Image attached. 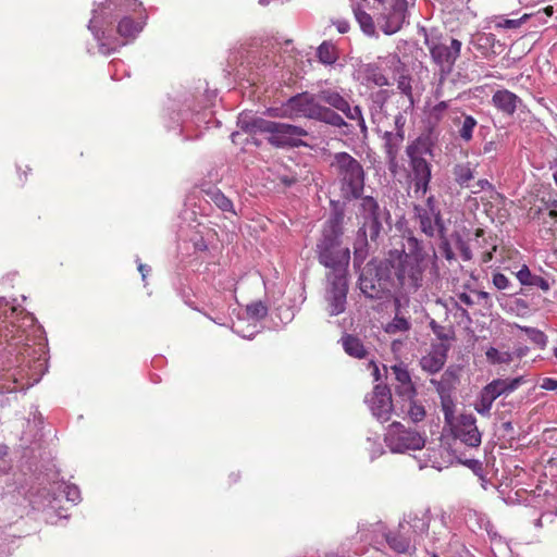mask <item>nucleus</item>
Returning <instances> with one entry per match:
<instances>
[{
  "instance_id": "obj_3",
  "label": "nucleus",
  "mask_w": 557,
  "mask_h": 557,
  "mask_svg": "<svg viewBox=\"0 0 557 557\" xmlns=\"http://www.w3.org/2000/svg\"><path fill=\"white\" fill-rule=\"evenodd\" d=\"M47 369L44 346L23 345L14 360H8L0 369V394L28 389L41 380Z\"/></svg>"
},
{
  "instance_id": "obj_22",
  "label": "nucleus",
  "mask_w": 557,
  "mask_h": 557,
  "mask_svg": "<svg viewBox=\"0 0 557 557\" xmlns=\"http://www.w3.org/2000/svg\"><path fill=\"white\" fill-rule=\"evenodd\" d=\"M498 41L494 34L484 32H479L472 35L470 39V46L475 49L481 57L486 59L497 54V51L495 50Z\"/></svg>"
},
{
  "instance_id": "obj_42",
  "label": "nucleus",
  "mask_w": 557,
  "mask_h": 557,
  "mask_svg": "<svg viewBox=\"0 0 557 557\" xmlns=\"http://www.w3.org/2000/svg\"><path fill=\"white\" fill-rule=\"evenodd\" d=\"M485 356L491 364H509L513 360L511 351H500L493 346L486 349Z\"/></svg>"
},
{
  "instance_id": "obj_61",
  "label": "nucleus",
  "mask_w": 557,
  "mask_h": 557,
  "mask_svg": "<svg viewBox=\"0 0 557 557\" xmlns=\"http://www.w3.org/2000/svg\"><path fill=\"white\" fill-rule=\"evenodd\" d=\"M511 354H513V357L521 359L529 354V347L523 345H517L513 351H511Z\"/></svg>"
},
{
  "instance_id": "obj_25",
  "label": "nucleus",
  "mask_w": 557,
  "mask_h": 557,
  "mask_svg": "<svg viewBox=\"0 0 557 557\" xmlns=\"http://www.w3.org/2000/svg\"><path fill=\"white\" fill-rule=\"evenodd\" d=\"M523 383H525V379L524 376L520 375L513 379H494L488 384H486V387L497 399L499 396H507L513 393Z\"/></svg>"
},
{
  "instance_id": "obj_57",
  "label": "nucleus",
  "mask_w": 557,
  "mask_h": 557,
  "mask_svg": "<svg viewBox=\"0 0 557 557\" xmlns=\"http://www.w3.org/2000/svg\"><path fill=\"white\" fill-rule=\"evenodd\" d=\"M405 124H406V117L404 116V114L400 112L397 113L394 116V126H395L394 132L405 135Z\"/></svg>"
},
{
  "instance_id": "obj_8",
  "label": "nucleus",
  "mask_w": 557,
  "mask_h": 557,
  "mask_svg": "<svg viewBox=\"0 0 557 557\" xmlns=\"http://www.w3.org/2000/svg\"><path fill=\"white\" fill-rule=\"evenodd\" d=\"M374 97L375 99L373 101V106L371 107L372 122L376 124L377 132L382 133L386 162L389 171L394 172L398 165L397 159L405 139V135L394 131L382 129L383 120L386 117L384 104L388 97V91L379 90Z\"/></svg>"
},
{
  "instance_id": "obj_46",
  "label": "nucleus",
  "mask_w": 557,
  "mask_h": 557,
  "mask_svg": "<svg viewBox=\"0 0 557 557\" xmlns=\"http://www.w3.org/2000/svg\"><path fill=\"white\" fill-rule=\"evenodd\" d=\"M17 314L15 307L10 306L9 301L4 298H0V320L3 318V322H8L12 326H15L14 317Z\"/></svg>"
},
{
  "instance_id": "obj_16",
  "label": "nucleus",
  "mask_w": 557,
  "mask_h": 557,
  "mask_svg": "<svg viewBox=\"0 0 557 557\" xmlns=\"http://www.w3.org/2000/svg\"><path fill=\"white\" fill-rule=\"evenodd\" d=\"M359 214L362 219V225L360 228L369 231V237L371 240H375L382 230V219L385 211L379 206V202L371 196H364L361 198L359 205Z\"/></svg>"
},
{
  "instance_id": "obj_64",
  "label": "nucleus",
  "mask_w": 557,
  "mask_h": 557,
  "mask_svg": "<svg viewBox=\"0 0 557 557\" xmlns=\"http://www.w3.org/2000/svg\"><path fill=\"white\" fill-rule=\"evenodd\" d=\"M513 302H515L517 310H519V311H527L529 309L528 302L521 298H516L513 300Z\"/></svg>"
},
{
  "instance_id": "obj_27",
  "label": "nucleus",
  "mask_w": 557,
  "mask_h": 557,
  "mask_svg": "<svg viewBox=\"0 0 557 557\" xmlns=\"http://www.w3.org/2000/svg\"><path fill=\"white\" fill-rule=\"evenodd\" d=\"M363 78L367 83L373 84L377 87L389 86L391 82L384 74L383 67L379 60L373 63H367L362 66Z\"/></svg>"
},
{
  "instance_id": "obj_1",
  "label": "nucleus",
  "mask_w": 557,
  "mask_h": 557,
  "mask_svg": "<svg viewBox=\"0 0 557 557\" xmlns=\"http://www.w3.org/2000/svg\"><path fill=\"white\" fill-rule=\"evenodd\" d=\"M141 3L137 0H108L92 10L88 29L99 51L109 55L143 30Z\"/></svg>"
},
{
  "instance_id": "obj_30",
  "label": "nucleus",
  "mask_w": 557,
  "mask_h": 557,
  "mask_svg": "<svg viewBox=\"0 0 557 557\" xmlns=\"http://www.w3.org/2000/svg\"><path fill=\"white\" fill-rule=\"evenodd\" d=\"M319 122H323L334 127L342 128L347 126L345 120L331 108L322 106L320 102L313 115V119Z\"/></svg>"
},
{
  "instance_id": "obj_5",
  "label": "nucleus",
  "mask_w": 557,
  "mask_h": 557,
  "mask_svg": "<svg viewBox=\"0 0 557 557\" xmlns=\"http://www.w3.org/2000/svg\"><path fill=\"white\" fill-rule=\"evenodd\" d=\"M238 125L250 134H268V141L277 148L302 146L301 138L308 135V132L300 126L273 122L248 113L239 114Z\"/></svg>"
},
{
  "instance_id": "obj_11",
  "label": "nucleus",
  "mask_w": 557,
  "mask_h": 557,
  "mask_svg": "<svg viewBox=\"0 0 557 557\" xmlns=\"http://www.w3.org/2000/svg\"><path fill=\"white\" fill-rule=\"evenodd\" d=\"M384 442L392 453L404 454L408 450H420L425 445V437L416 430L407 429L400 422L388 425Z\"/></svg>"
},
{
  "instance_id": "obj_49",
  "label": "nucleus",
  "mask_w": 557,
  "mask_h": 557,
  "mask_svg": "<svg viewBox=\"0 0 557 557\" xmlns=\"http://www.w3.org/2000/svg\"><path fill=\"white\" fill-rule=\"evenodd\" d=\"M455 240V247L459 251L460 257L463 261H469L472 259V251L469 247V244L459 235L457 234L454 237Z\"/></svg>"
},
{
  "instance_id": "obj_28",
  "label": "nucleus",
  "mask_w": 557,
  "mask_h": 557,
  "mask_svg": "<svg viewBox=\"0 0 557 557\" xmlns=\"http://www.w3.org/2000/svg\"><path fill=\"white\" fill-rule=\"evenodd\" d=\"M458 382L457 370L448 368L444 371L440 379H431L430 383L435 387L436 392L443 398L449 394Z\"/></svg>"
},
{
  "instance_id": "obj_33",
  "label": "nucleus",
  "mask_w": 557,
  "mask_h": 557,
  "mask_svg": "<svg viewBox=\"0 0 557 557\" xmlns=\"http://www.w3.org/2000/svg\"><path fill=\"white\" fill-rule=\"evenodd\" d=\"M455 124H459L458 135L465 143H469L473 138V132L478 126V121L474 116L466 113H461L460 119L454 121Z\"/></svg>"
},
{
  "instance_id": "obj_48",
  "label": "nucleus",
  "mask_w": 557,
  "mask_h": 557,
  "mask_svg": "<svg viewBox=\"0 0 557 557\" xmlns=\"http://www.w3.org/2000/svg\"><path fill=\"white\" fill-rule=\"evenodd\" d=\"M109 72L113 81H120L124 76H128L124 62L117 59H114L110 62Z\"/></svg>"
},
{
  "instance_id": "obj_36",
  "label": "nucleus",
  "mask_w": 557,
  "mask_h": 557,
  "mask_svg": "<svg viewBox=\"0 0 557 557\" xmlns=\"http://www.w3.org/2000/svg\"><path fill=\"white\" fill-rule=\"evenodd\" d=\"M342 344L345 352L351 357L362 359L367 355V350L362 342L354 335H345L342 337Z\"/></svg>"
},
{
  "instance_id": "obj_4",
  "label": "nucleus",
  "mask_w": 557,
  "mask_h": 557,
  "mask_svg": "<svg viewBox=\"0 0 557 557\" xmlns=\"http://www.w3.org/2000/svg\"><path fill=\"white\" fill-rule=\"evenodd\" d=\"M342 236L343 213L337 212L326 221L315 250L319 262L330 269L327 274L348 273L350 250L342 246Z\"/></svg>"
},
{
  "instance_id": "obj_63",
  "label": "nucleus",
  "mask_w": 557,
  "mask_h": 557,
  "mask_svg": "<svg viewBox=\"0 0 557 557\" xmlns=\"http://www.w3.org/2000/svg\"><path fill=\"white\" fill-rule=\"evenodd\" d=\"M443 251H444V256H445V258L447 260H453L454 259V257H455L454 252H453V250H451V248H450V246H449L447 240H445L443 243Z\"/></svg>"
},
{
  "instance_id": "obj_26",
  "label": "nucleus",
  "mask_w": 557,
  "mask_h": 557,
  "mask_svg": "<svg viewBox=\"0 0 557 557\" xmlns=\"http://www.w3.org/2000/svg\"><path fill=\"white\" fill-rule=\"evenodd\" d=\"M476 164L470 161L456 163L451 170L455 183L461 188H469L475 176Z\"/></svg>"
},
{
  "instance_id": "obj_31",
  "label": "nucleus",
  "mask_w": 557,
  "mask_h": 557,
  "mask_svg": "<svg viewBox=\"0 0 557 557\" xmlns=\"http://www.w3.org/2000/svg\"><path fill=\"white\" fill-rule=\"evenodd\" d=\"M516 276L521 285L536 286L544 292H547L550 288L547 280L542 276L532 274L529 267L525 264H523L521 269L516 273Z\"/></svg>"
},
{
  "instance_id": "obj_14",
  "label": "nucleus",
  "mask_w": 557,
  "mask_h": 557,
  "mask_svg": "<svg viewBox=\"0 0 557 557\" xmlns=\"http://www.w3.org/2000/svg\"><path fill=\"white\" fill-rule=\"evenodd\" d=\"M325 300L331 317L346 310L348 294V273L326 274Z\"/></svg>"
},
{
  "instance_id": "obj_52",
  "label": "nucleus",
  "mask_w": 557,
  "mask_h": 557,
  "mask_svg": "<svg viewBox=\"0 0 557 557\" xmlns=\"http://www.w3.org/2000/svg\"><path fill=\"white\" fill-rule=\"evenodd\" d=\"M395 379L397 381V384H404L411 382L410 374L407 370V368L403 364H396L392 368Z\"/></svg>"
},
{
  "instance_id": "obj_58",
  "label": "nucleus",
  "mask_w": 557,
  "mask_h": 557,
  "mask_svg": "<svg viewBox=\"0 0 557 557\" xmlns=\"http://www.w3.org/2000/svg\"><path fill=\"white\" fill-rule=\"evenodd\" d=\"M475 186L478 187V189L472 190L473 194H478L482 190H493L494 189L492 183H490L488 180H486V178L479 180L476 182Z\"/></svg>"
},
{
  "instance_id": "obj_59",
  "label": "nucleus",
  "mask_w": 557,
  "mask_h": 557,
  "mask_svg": "<svg viewBox=\"0 0 557 557\" xmlns=\"http://www.w3.org/2000/svg\"><path fill=\"white\" fill-rule=\"evenodd\" d=\"M333 25L336 27L339 34L348 33L350 25L347 20H336L333 22Z\"/></svg>"
},
{
  "instance_id": "obj_43",
  "label": "nucleus",
  "mask_w": 557,
  "mask_h": 557,
  "mask_svg": "<svg viewBox=\"0 0 557 557\" xmlns=\"http://www.w3.org/2000/svg\"><path fill=\"white\" fill-rule=\"evenodd\" d=\"M516 326L519 330L523 331L527 334L528 338L539 348L543 349L546 347L548 338L543 331L531 326H521L519 324H516Z\"/></svg>"
},
{
  "instance_id": "obj_41",
  "label": "nucleus",
  "mask_w": 557,
  "mask_h": 557,
  "mask_svg": "<svg viewBox=\"0 0 557 557\" xmlns=\"http://www.w3.org/2000/svg\"><path fill=\"white\" fill-rule=\"evenodd\" d=\"M207 195L210 201L213 202L220 210L223 212L236 214L233 202L221 190H210Z\"/></svg>"
},
{
  "instance_id": "obj_32",
  "label": "nucleus",
  "mask_w": 557,
  "mask_h": 557,
  "mask_svg": "<svg viewBox=\"0 0 557 557\" xmlns=\"http://www.w3.org/2000/svg\"><path fill=\"white\" fill-rule=\"evenodd\" d=\"M397 82V89L401 95H404L407 98L408 104L405 109V111L413 110L416 106V99L413 96V89H412V77L409 74V72H404L400 75L395 77Z\"/></svg>"
},
{
  "instance_id": "obj_23",
  "label": "nucleus",
  "mask_w": 557,
  "mask_h": 557,
  "mask_svg": "<svg viewBox=\"0 0 557 557\" xmlns=\"http://www.w3.org/2000/svg\"><path fill=\"white\" fill-rule=\"evenodd\" d=\"M447 359V349L444 346H436L423 356L420 360L421 368L430 374L441 371Z\"/></svg>"
},
{
  "instance_id": "obj_12",
  "label": "nucleus",
  "mask_w": 557,
  "mask_h": 557,
  "mask_svg": "<svg viewBox=\"0 0 557 557\" xmlns=\"http://www.w3.org/2000/svg\"><path fill=\"white\" fill-rule=\"evenodd\" d=\"M318 104L319 101H317L315 96L301 92L288 98L281 108H270L268 112L271 116L276 117H307L312 120Z\"/></svg>"
},
{
  "instance_id": "obj_55",
  "label": "nucleus",
  "mask_w": 557,
  "mask_h": 557,
  "mask_svg": "<svg viewBox=\"0 0 557 557\" xmlns=\"http://www.w3.org/2000/svg\"><path fill=\"white\" fill-rule=\"evenodd\" d=\"M493 284L497 289L504 290L509 287L510 281L505 274L497 272L493 275Z\"/></svg>"
},
{
  "instance_id": "obj_53",
  "label": "nucleus",
  "mask_w": 557,
  "mask_h": 557,
  "mask_svg": "<svg viewBox=\"0 0 557 557\" xmlns=\"http://www.w3.org/2000/svg\"><path fill=\"white\" fill-rule=\"evenodd\" d=\"M448 109V102L447 101H440L438 103L434 104L430 110V116L435 121L440 122L445 111Z\"/></svg>"
},
{
  "instance_id": "obj_29",
  "label": "nucleus",
  "mask_w": 557,
  "mask_h": 557,
  "mask_svg": "<svg viewBox=\"0 0 557 557\" xmlns=\"http://www.w3.org/2000/svg\"><path fill=\"white\" fill-rule=\"evenodd\" d=\"M350 1L352 13L361 30L367 36H373L375 34V24L372 16L362 9L360 3L355 0Z\"/></svg>"
},
{
  "instance_id": "obj_51",
  "label": "nucleus",
  "mask_w": 557,
  "mask_h": 557,
  "mask_svg": "<svg viewBox=\"0 0 557 557\" xmlns=\"http://www.w3.org/2000/svg\"><path fill=\"white\" fill-rule=\"evenodd\" d=\"M367 442L370 445L368 447V450H369L370 459L371 460H374V459L379 458L380 456H382L384 454V448H383L382 444L379 441V436H376L375 438H372V437L369 436L367 438Z\"/></svg>"
},
{
  "instance_id": "obj_34",
  "label": "nucleus",
  "mask_w": 557,
  "mask_h": 557,
  "mask_svg": "<svg viewBox=\"0 0 557 557\" xmlns=\"http://www.w3.org/2000/svg\"><path fill=\"white\" fill-rule=\"evenodd\" d=\"M379 62L383 71L391 73L394 78L408 70L397 53H388L384 57H379Z\"/></svg>"
},
{
  "instance_id": "obj_50",
  "label": "nucleus",
  "mask_w": 557,
  "mask_h": 557,
  "mask_svg": "<svg viewBox=\"0 0 557 557\" xmlns=\"http://www.w3.org/2000/svg\"><path fill=\"white\" fill-rule=\"evenodd\" d=\"M458 460L460 463H462L463 466L471 469L475 475L483 479V463L479 459H475V458L461 459L460 457H458Z\"/></svg>"
},
{
  "instance_id": "obj_54",
  "label": "nucleus",
  "mask_w": 557,
  "mask_h": 557,
  "mask_svg": "<svg viewBox=\"0 0 557 557\" xmlns=\"http://www.w3.org/2000/svg\"><path fill=\"white\" fill-rule=\"evenodd\" d=\"M528 18H529L528 14H524L520 18H504L497 23V26L502 27V28L513 29V28L520 27L522 25V23L524 21H527Z\"/></svg>"
},
{
  "instance_id": "obj_39",
  "label": "nucleus",
  "mask_w": 557,
  "mask_h": 557,
  "mask_svg": "<svg viewBox=\"0 0 557 557\" xmlns=\"http://www.w3.org/2000/svg\"><path fill=\"white\" fill-rule=\"evenodd\" d=\"M317 57L321 63L332 65L338 59L337 49L331 41H323L317 49Z\"/></svg>"
},
{
  "instance_id": "obj_20",
  "label": "nucleus",
  "mask_w": 557,
  "mask_h": 557,
  "mask_svg": "<svg viewBox=\"0 0 557 557\" xmlns=\"http://www.w3.org/2000/svg\"><path fill=\"white\" fill-rule=\"evenodd\" d=\"M492 106L507 116H512L523 106L522 99L508 89H498L492 95Z\"/></svg>"
},
{
  "instance_id": "obj_7",
  "label": "nucleus",
  "mask_w": 557,
  "mask_h": 557,
  "mask_svg": "<svg viewBox=\"0 0 557 557\" xmlns=\"http://www.w3.org/2000/svg\"><path fill=\"white\" fill-rule=\"evenodd\" d=\"M330 166L338 182L342 197L346 200L360 198L366 183V172L360 161L341 151L332 156Z\"/></svg>"
},
{
  "instance_id": "obj_18",
  "label": "nucleus",
  "mask_w": 557,
  "mask_h": 557,
  "mask_svg": "<svg viewBox=\"0 0 557 557\" xmlns=\"http://www.w3.org/2000/svg\"><path fill=\"white\" fill-rule=\"evenodd\" d=\"M366 403L369 405L371 413L376 420L386 422L391 419L393 400L391 389L387 385L376 384L372 394L366 397Z\"/></svg>"
},
{
  "instance_id": "obj_56",
  "label": "nucleus",
  "mask_w": 557,
  "mask_h": 557,
  "mask_svg": "<svg viewBox=\"0 0 557 557\" xmlns=\"http://www.w3.org/2000/svg\"><path fill=\"white\" fill-rule=\"evenodd\" d=\"M187 115V112H177L175 117L170 115L171 122L166 126L169 128H175L177 126H181L183 123L186 122Z\"/></svg>"
},
{
  "instance_id": "obj_62",
  "label": "nucleus",
  "mask_w": 557,
  "mask_h": 557,
  "mask_svg": "<svg viewBox=\"0 0 557 557\" xmlns=\"http://www.w3.org/2000/svg\"><path fill=\"white\" fill-rule=\"evenodd\" d=\"M136 261H137V263H138V271H139V273H140V275H141V280H143V281H146L147 275H148V274H149V272H150V267H148L147 264H144V263L139 262V259H137Z\"/></svg>"
},
{
  "instance_id": "obj_2",
  "label": "nucleus",
  "mask_w": 557,
  "mask_h": 557,
  "mask_svg": "<svg viewBox=\"0 0 557 557\" xmlns=\"http://www.w3.org/2000/svg\"><path fill=\"white\" fill-rule=\"evenodd\" d=\"M391 271L393 287L401 297L417 293L423 287L425 273L429 268L437 272V256L432 248L428 251L423 242L410 235L405 238L403 248L388 251L385 258Z\"/></svg>"
},
{
  "instance_id": "obj_10",
  "label": "nucleus",
  "mask_w": 557,
  "mask_h": 557,
  "mask_svg": "<svg viewBox=\"0 0 557 557\" xmlns=\"http://www.w3.org/2000/svg\"><path fill=\"white\" fill-rule=\"evenodd\" d=\"M443 412L446 423L450 425L453 437L468 448H479L482 433L476 425V418L471 413H462L454 418L453 408L446 404H443Z\"/></svg>"
},
{
  "instance_id": "obj_37",
  "label": "nucleus",
  "mask_w": 557,
  "mask_h": 557,
  "mask_svg": "<svg viewBox=\"0 0 557 557\" xmlns=\"http://www.w3.org/2000/svg\"><path fill=\"white\" fill-rule=\"evenodd\" d=\"M496 398L491 393V391L486 387V385L481 389L475 403L474 410L481 414L482 417H490L491 409L493 407Z\"/></svg>"
},
{
  "instance_id": "obj_17",
  "label": "nucleus",
  "mask_w": 557,
  "mask_h": 557,
  "mask_svg": "<svg viewBox=\"0 0 557 557\" xmlns=\"http://www.w3.org/2000/svg\"><path fill=\"white\" fill-rule=\"evenodd\" d=\"M318 98L335 110L343 112L347 119L357 121L363 135L367 134V125L359 106L351 107L346 98L335 90H322Z\"/></svg>"
},
{
  "instance_id": "obj_60",
  "label": "nucleus",
  "mask_w": 557,
  "mask_h": 557,
  "mask_svg": "<svg viewBox=\"0 0 557 557\" xmlns=\"http://www.w3.org/2000/svg\"><path fill=\"white\" fill-rule=\"evenodd\" d=\"M541 387L545 391H555L557 389V380L553 377H544Z\"/></svg>"
},
{
  "instance_id": "obj_38",
  "label": "nucleus",
  "mask_w": 557,
  "mask_h": 557,
  "mask_svg": "<svg viewBox=\"0 0 557 557\" xmlns=\"http://www.w3.org/2000/svg\"><path fill=\"white\" fill-rule=\"evenodd\" d=\"M368 236L369 231L364 232L363 228H359L354 244V260L356 265H360L368 256Z\"/></svg>"
},
{
  "instance_id": "obj_15",
  "label": "nucleus",
  "mask_w": 557,
  "mask_h": 557,
  "mask_svg": "<svg viewBox=\"0 0 557 557\" xmlns=\"http://www.w3.org/2000/svg\"><path fill=\"white\" fill-rule=\"evenodd\" d=\"M462 44L456 38H450L449 42H432L429 46L433 62L440 66L442 74L451 73L457 59L460 55Z\"/></svg>"
},
{
  "instance_id": "obj_13",
  "label": "nucleus",
  "mask_w": 557,
  "mask_h": 557,
  "mask_svg": "<svg viewBox=\"0 0 557 557\" xmlns=\"http://www.w3.org/2000/svg\"><path fill=\"white\" fill-rule=\"evenodd\" d=\"M413 211L421 232L428 237L445 236L446 227L434 196L428 197L424 205H416Z\"/></svg>"
},
{
  "instance_id": "obj_9",
  "label": "nucleus",
  "mask_w": 557,
  "mask_h": 557,
  "mask_svg": "<svg viewBox=\"0 0 557 557\" xmlns=\"http://www.w3.org/2000/svg\"><path fill=\"white\" fill-rule=\"evenodd\" d=\"M389 286L393 281L386 260L368 262L359 276L361 293L370 299H384L388 297Z\"/></svg>"
},
{
  "instance_id": "obj_40",
  "label": "nucleus",
  "mask_w": 557,
  "mask_h": 557,
  "mask_svg": "<svg viewBox=\"0 0 557 557\" xmlns=\"http://www.w3.org/2000/svg\"><path fill=\"white\" fill-rule=\"evenodd\" d=\"M470 519L474 520V523L479 530H484L492 541L500 539L499 534L495 530V527L486 515L474 512Z\"/></svg>"
},
{
  "instance_id": "obj_21",
  "label": "nucleus",
  "mask_w": 557,
  "mask_h": 557,
  "mask_svg": "<svg viewBox=\"0 0 557 557\" xmlns=\"http://www.w3.org/2000/svg\"><path fill=\"white\" fill-rule=\"evenodd\" d=\"M431 515L430 510L411 511L404 516L399 522L403 530H407L412 537L426 533L430 528Z\"/></svg>"
},
{
  "instance_id": "obj_35",
  "label": "nucleus",
  "mask_w": 557,
  "mask_h": 557,
  "mask_svg": "<svg viewBox=\"0 0 557 557\" xmlns=\"http://www.w3.org/2000/svg\"><path fill=\"white\" fill-rule=\"evenodd\" d=\"M394 302H395V307H396V314H395L394 319L386 324L384 330L388 334H396L398 332H407V331H409L411 324L407 318L398 314L399 308L401 306V299L399 297H396Z\"/></svg>"
},
{
  "instance_id": "obj_45",
  "label": "nucleus",
  "mask_w": 557,
  "mask_h": 557,
  "mask_svg": "<svg viewBox=\"0 0 557 557\" xmlns=\"http://www.w3.org/2000/svg\"><path fill=\"white\" fill-rule=\"evenodd\" d=\"M58 490H60L65 495L66 500L73 504L81 502V491L77 485L61 482L58 485Z\"/></svg>"
},
{
  "instance_id": "obj_47",
  "label": "nucleus",
  "mask_w": 557,
  "mask_h": 557,
  "mask_svg": "<svg viewBox=\"0 0 557 557\" xmlns=\"http://www.w3.org/2000/svg\"><path fill=\"white\" fill-rule=\"evenodd\" d=\"M395 393L403 400L409 401L416 397L417 391L412 382L396 384Z\"/></svg>"
},
{
  "instance_id": "obj_6",
  "label": "nucleus",
  "mask_w": 557,
  "mask_h": 557,
  "mask_svg": "<svg viewBox=\"0 0 557 557\" xmlns=\"http://www.w3.org/2000/svg\"><path fill=\"white\" fill-rule=\"evenodd\" d=\"M408 178L417 195L424 196L432 178L433 143L428 136H418L406 147Z\"/></svg>"
},
{
  "instance_id": "obj_24",
  "label": "nucleus",
  "mask_w": 557,
  "mask_h": 557,
  "mask_svg": "<svg viewBox=\"0 0 557 557\" xmlns=\"http://www.w3.org/2000/svg\"><path fill=\"white\" fill-rule=\"evenodd\" d=\"M385 540L389 548L398 554H406L412 548L413 537L407 530L400 529L399 525L397 530L386 533Z\"/></svg>"
},
{
  "instance_id": "obj_19",
  "label": "nucleus",
  "mask_w": 557,
  "mask_h": 557,
  "mask_svg": "<svg viewBox=\"0 0 557 557\" xmlns=\"http://www.w3.org/2000/svg\"><path fill=\"white\" fill-rule=\"evenodd\" d=\"M246 314L248 320L253 322L252 330L246 332L243 327L244 319H239L237 323L232 325V330L234 333L239 335L243 338L251 339L259 331L257 329V322L261 321L268 314V307L262 301H255L252 304L247 305Z\"/></svg>"
},
{
  "instance_id": "obj_44",
  "label": "nucleus",
  "mask_w": 557,
  "mask_h": 557,
  "mask_svg": "<svg viewBox=\"0 0 557 557\" xmlns=\"http://www.w3.org/2000/svg\"><path fill=\"white\" fill-rule=\"evenodd\" d=\"M407 416L411 422L419 423L424 420L426 411L424 406L413 398L408 401Z\"/></svg>"
}]
</instances>
